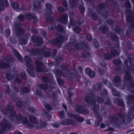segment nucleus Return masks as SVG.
I'll list each match as a JSON object with an SVG mask.
<instances>
[{
    "label": "nucleus",
    "instance_id": "obj_1",
    "mask_svg": "<svg viewBox=\"0 0 134 134\" xmlns=\"http://www.w3.org/2000/svg\"><path fill=\"white\" fill-rule=\"evenodd\" d=\"M68 115L75 120H73L71 119H68L65 120L64 122H62V124L65 125H71L72 126H77L78 124L77 121L81 122H83L84 120L83 118L75 116L71 113H68Z\"/></svg>",
    "mask_w": 134,
    "mask_h": 134
},
{
    "label": "nucleus",
    "instance_id": "obj_2",
    "mask_svg": "<svg viewBox=\"0 0 134 134\" xmlns=\"http://www.w3.org/2000/svg\"><path fill=\"white\" fill-rule=\"evenodd\" d=\"M85 71L86 73L88 75L91 77H93L95 76V72L93 71H92L89 68L86 69Z\"/></svg>",
    "mask_w": 134,
    "mask_h": 134
},
{
    "label": "nucleus",
    "instance_id": "obj_3",
    "mask_svg": "<svg viewBox=\"0 0 134 134\" xmlns=\"http://www.w3.org/2000/svg\"><path fill=\"white\" fill-rule=\"evenodd\" d=\"M46 9L45 10L46 12L50 14L51 13V9L52 8V6L50 4L47 3L46 4Z\"/></svg>",
    "mask_w": 134,
    "mask_h": 134
},
{
    "label": "nucleus",
    "instance_id": "obj_4",
    "mask_svg": "<svg viewBox=\"0 0 134 134\" xmlns=\"http://www.w3.org/2000/svg\"><path fill=\"white\" fill-rule=\"evenodd\" d=\"M60 21L63 24L66 23L68 22L67 15H66L62 16L60 18Z\"/></svg>",
    "mask_w": 134,
    "mask_h": 134
},
{
    "label": "nucleus",
    "instance_id": "obj_5",
    "mask_svg": "<svg viewBox=\"0 0 134 134\" xmlns=\"http://www.w3.org/2000/svg\"><path fill=\"white\" fill-rule=\"evenodd\" d=\"M76 111L79 113H82L84 114H87L89 113V112L86 111V113H85V111L82 107H79L76 109Z\"/></svg>",
    "mask_w": 134,
    "mask_h": 134
},
{
    "label": "nucleus",
    "instance_id": "obj_6",
    "mask_svg": "<svg viewBox=\"0 0 134 134\" xmlns=\"http://www.w3.org/2000/svg\"><path fill=\"white\" fill-rule=\"evenodd\" d=\"M13 51L14 54L17 57L18 59L20 60H21V57L18 52L15 50H13Z\"/></svg>",
    "mask_w": 134,
    "mask_h": 134
},
{
    "label": "nucleus",
    "instance_id": "obj_7",
    "mask_svg": "<svg viewBox=\"0 0 134 134\" xmlns=\"http://www.w3.org/2000/svg\"><path fill=\"white\" fill-rule=\"evenodd\" d=\"M29 91V89L27 88H23L20 92V93L22 94L23 93H26Z\"/></svg>",
    "mask_w": 134,
    "mask_h": 134
},
{
    "label": "nucleus",
    "instance_id": "obj_8",
    "mask_svg": "<svg viewBox=\"0 0 134 134\" xmlns=\"http://www.w3.org/2000/svg\"><path fill=\"white\" fill-rule=\"evenodd\" d=\"M20 43L23 44H26L27 42V40L26 39H25L23 38H21L20 40H19Z\"/></svg>",
    "mask_w": 134,
    "mask_h": 134
},
{
    "label": "nucleus",
    "instance_id": "obj_9",
    "mask_svg": "<svg viewBox=\"0 0 134 134\" xmlns=\"http://www.w3.org/2000/svg\"><path fill=\"white\" fill-rule=\"evenodd\" d=\"M11 4L12 7L14 9H17L18 7V4L17 3H12Z\"/></svg>",
    "mask_w": 134,
    "mask_h": 134
},
{
    "label": "nucleus",
    "instance_id": "obj_10",
    "mask_svg": "<svg viewBox=\"0 0 134 134\" xmlns=\"http://www.w3.org/2000/svg\"><path fill=\"white\" fill-rule=\"evenodd\" d=\"M29 119L30 121L33 122H34L35 120L34 117L33 116H31L30 117Z\"/></svg>",
    "mask_w": 134,
    "mask_h": 134
},
{
    "label": "nucleus",
    "instance_id": "obj_11",
    "mask_svg": "<svg viewBox=\"0 0 134 134\" xmlns=\"http://www.w3.org/2000/svg\"><path fill=\"white\" fill-rule=\"evenodd\" d=\"M36 41L37 42H40V43H41L43 42V40L40 37L37 38Z\"/></svg>",
    "mask_w": 134,
    "mask_h": 134
},
{
    "label": "nucleus",
    "instance_id": "obj_12",
    "mask_svg": "<svg viewBox=\"0 0 134 134\" xmlns=\"http://www.w3.org/2000/svg\"><path fill=\"white\" fill-rule=\"evenodd\" d=\"M27 19H31L32 18V16L29 13H27L25 15Z\"/></svg>",
    "mask_w": 134,
    "mask_h": 134
},
{
    "label": "nucleus",
    "instance_id": "obj_13",
    "mask_svg": "<svg viewBox=\"0 0 134 134\" xmlns=\"http://www.w3.org/2000/svg\"><path fill=\"white\" fill-rule=\"evenodd\" d=\"M104 58L107 59H109L111 58V56L108 53L104 55Z\"/></svg>",
    "mask_w": 134,
    "mask_h": 134
},
{
    "label": "nucleus",
    "instance_id": "obj_14",
    "mask_svg": "<svg viewBox=\"0 0 134 134\" xmlns=\"http://www.w3.org/2000/svg\"><path fill=\"white\" fill-rule=\"evenodd\" d=\"M24 16L22 15H20L18 16L19 19L20 20H23L24 19Z\"/></svg>",
    "mask_w": 134,
    "mask_h": 134
},
{
    "label": "nucleus",
    "instance_id": "obj_15",
    "mask_svg": "<svg viewBox=\"0 0 134 134\" xmlns=\"http://www.w3.org/2000/svg\"><path fill=\"white\" fill-rule=\"evenodd\" d=\"M79 9L81 13H83L84 12L85 10V9L82 6L81 7H80Z\"/></svg>",
    "mask_w": 134,
    "mask_h": 134
},
{
    "label": "nucleus",
    "instance_id": "obj_16",
    "mask_svg": "<svg viewBox=\"0 0 134 134\" xmlns=\"http://www.w3.org/2000/svg\"><path fill=\"white\" fill-rule=\"evenodd\" d=\"M8 124L7 123H3L1 124V126L3 128H4L5 127H7Z\"/></svg>",
    "mask_w": 134,
    "mask_h": 134
},
{
    "label": "nucleus",
    "instance_id": "obj_17",
    "mask_svg": "<svg viewBox=\"0 0 134 134\" xmlns=\"http://www.w3.org/2000/svg\"><path fill=\"white\" fill-rule=\"evenodd\" d=\"M114 62L115 64L118 65L120 63V62L118 59H115L114 60Z\"/></svg>",
    "mask_w": 134,
    "mask_h": 134
},
{
    "label": "nucleus",
    "instance_id": "obj_18",
    "mask_svg": "<svg viewBox=\"0 0 134 134\" xmlns=\"http://www.w3.org/2000/svg\"><path fill=\"white\" fill-rule=\"evenodd\" d=\"M0 66L2 67H7L6 64L4 63L3 62H1L0 64Z\"/></svg>",
    "mask_w": 134,
    "mask_h": 134
},
{
    "label": "nucleus",
    "instance_id": "obj_19",
    "mask_svg": "<svg viewBox=\"0 0 134 134\" xmlns=\"http://www.w3.org/2000/svg\"><path fill=\"white\" fill-rule=\"evenodd\" d=\"M6 35L7 36H9L10 34V31L9 29H7L5 31Z\"/></svg>",
    "mask_w": 134,
    "mask_h": 134
},
{
    "label": "nucleus",
    "instance_id": "obj_20",
    "mask_svg": "<svg viewBox=\"0 0 134 134\" xmlns=\"http://www.w3.org/2000/svg\"><path fill=\"white\" fill-rule=\"evenodd\" d=\"M58 12H63L64 11V9L62 7H59L58 8Z\"/></svg>",
    "mask_w": 134,
    "mask_h": 134
},
{
    "label": "nucleus",
    "instance_id": "obj_21",
    "mask_svg": "<svg viewBox=\"0 0 134 134\" xmlns=\"http://www.w3.org/2000/svg\"><path fill=\"white\" fill-rule=\"evenodd\" d=\"M57 81L58 83L60 84H62L63 83V81L60 79H57Z\"/></svg>",
    "mask_w": 134,
    "mask_h": 134
},
{
    "label": "nucleus",
    "instance_id": "obj_22",
    "mask_svg": "<svg viewBox=\"0 0 134 134\" xmlns=\"http://www.w3.org/2000/svg\"><path fill=\"white\" fill-rule=\"evenodd\" d=\"M120 80V78L119 76H116L114 79V81L115 82H117Z\"/></svg>",
    "mask_w": 134,
    "mask_h": 134
},
{
    "label": "nucleus",
    "instance_id": "obj_23",
    "mask_svg": "<svg viewBox=\"0 0 134 134\" xmlns=\"http://www.w3.org/2000/svg\"><path fill=\"white\" fill-rule=\"evenodd\" d=\"M41 88L45 90L47 88V86L45 85H42L41 86Z\"/></svg>",
    "mask_w": 134,
    "mask_h": 134
},
{
    "label": "nucleus",
    "instance_id": "obj_24",
    "mask_svg": "<svg viewBox=\"0 0 134 134\" xmlns=\"http://www.w3.org/2000/svg\"><path fill=\"white\" fill-rule=\"evenodd\" d=\"M87 38L88 40L90 41L92 40V36L90 35H89L87 36Z\"/></svg>",
    "mask_w": 134,
    "mask_h": 134
},
{
    "label": "nucleus",
    "instance_id": "obj_25",
    "mask_svg": "<svg viewBox=\"0 0 134 134\" xmlns=\"http://www.w3.org/2000/svg\"><path fill=\"white\" fill-rule=\"evenodd\" d=\"M36 64L37 66H40L42 65V63L40 61H37L36 62Z\"/></svg>",
    "mask_w": 134,
    "mask_h": 134
},
{
    "label": "nucleus",
    "instance_id": "obj_26",
    "mask_svg": "<svg viewBox=\"0 0 134 134\" xmlns=\"http://www.w3.org/2000/svg\"><path fill=\"white\" fill-rule=\"evenodd\" d=\"M126 5L127 7H131V4L129 2H127L126 4Z\"/></svg>",
    "mask_w": 134,
    "mask_h": 134
},
{
    "label": "nucleus",
    "instance_id": "obj_27",
    "mask_svg": "<svg viewBox=\"0 0 134 134\" xmlns=\"http://www.w3.org/2000/svg\"><path fill=\"white\" fill-rule=\"evenodd\" d=\"M59 114L61 117H63L64 115V111H62L60 112Z\"/></svg>",
    "mask_w": 134,
    "mask_h": 134
},
{
    "label": "nucleus",
    "instance_id": "obj_28",
    "mask_svg": "<svg viewBox=\"0 0 134 134\" xmlns=\"http://www.w3.org/2000/svg\"><path fill=\"white\" fill-rule=\"evenodd\" d=\"M41 34L43 36H44L46 35V33L44 31L42 30L41 31Z\"/></svg>",
    "mask_w": 134,
    "mask_h": 134
},
{
    "label": "nucleus",
    "instance_id": "obj_29",
    "mask_svg": "<svg viewBox=\"0 0 134 134\" xmlns=\"http://www.w3.org/2000/svg\"><path fill=\"white\" fill-rule=\"evenodd\" d=\"M25 61L27 62V60H30V58L29 57L27 56H26L25 57Z\"/></svg>",
    "mask_w": 134,
    "mask_h": 134
},
{
    "label": "nucleus",
    "instance_id": "obj_30",
    "mask_svg": "<svg viewBox=\"0 0 134 134\" xmlns=\"http://www.w3.org/2000/svg\"><path fill=\"white\" fill-rule=\"evenodd\" d=\"M118 104L119 105H122L123 104V102L122 100H119L118 102Z\"/></svg>",
    "mask_w": 134,
    "mask_h": 134
},
{
    "label": "nucleus",
    "instance_id": "obj_31",
    "mask_svg": "<svg viewBox=\"0 0 134 134\" xmlns=\"http://www.w3.org/2000/svg\"><path fill=\"white\" fill-rule=\"evenodd\" d=\"M97 118L99 121H101L102 120V118L99 115L97 117Z\"/></svg>",
    "mask_w": 134,
    "mask_h": 134
},
{
    "label": "nucleus",
    "instance_id": "obj_32",
    "mask_svg": "<svg viewBox=\"0 0 134 134\" xmlns=\"http://www.w3.org/2000/svg\"><path fill=\"white\" fill-rule=\"evenodd\" d=\"M113 54V55H115L118 54V52L116 51H114V52H112Z\"/></svg>",
    "mask_w": 134,
    "mask_h": 134
},
{
    "label": "nucleus",
    "instance_id": "obj_33",
    "mask_svg": "<svg viewBox=\"0 0 134 134\" xmlns=\"http://www.w3.org/2000/svg\"><path fill=\"white\" fill-rule=\"evenodd\" d=\"M105 125L104 124H102L100 125V127L101 128H104L105 127Z\"/></svg>",
    "mask_w": 134,
    "mask_h": 134
},
{
    "label": "nucleus",
    "instance_id": "obj_34",
    "mask_svg": "<svg viewBox=\"0 0 134 134\" xmlns=\"http://www.w3.org/2000/svg\"><path fill=\"white\" fill-rule=\"evenodd\" d=\"M53 126L54 127L57 128L59 126V125L58 124H55L53 125Z\"/></svg>",
    "mask_w": 134,
    "mask_h": 134
},
{
    "label": "nucleus",
    "instance_id": "obj_35",
    "mask_svg": "<svg viewBox=\"0 0 134 134\" xmlns=\"http://www.w3.org/2000/svg\"><path fill=\"white\" fill-rule=\"evenodd\" d=\"M11 41L13 43H15V41L14 38H11Z\"/></svg>",
    "mask_w": 134,
    "mask_h": 134
},
{
    "label": "nucleus",
    "instance_id": "obj_36",
    "mask_svg": "<svg viewBox=\"0 0 134 134\" xmlns=\"http://www.w3.org/2000/svg\"><path fill=\"white\" fill-rule=\"evenodd\" d=\"M91 17L93 19H96L97 16H96V15H95L94 16V17L93 16V15H92L91 16Z\"/></svg>",
    "mask_w": 134,
    "mask_h": 134
},
{
    "label": "nucleus",
    "instance_id": "obj_37",
    "mask_svg": "<svg viewBox=\"0 0 134 134\" xmlns=\"http://www.w3.org/2000/svg\"><path fill=\"white\" fill-rule=\"evenodd\" d=\"M60 28V29H59L58 28V30L59 31H61L62 30V27L60 26H59V27Z\"/></svg>",
    "mask_w": 134,
    "mask_h": 134
},
{
    "label": "nucleus",
    "instance_id": "obj_38",
    "mask_svg": "<svg viewBox=\"0 0 134 134\" xmlns=\"http://www.w3.org/2000/svg\"><path fill=\"white\" fill-rule=\"evenodd\" d=\"M10 74H8V75H6V77L7 78V79H8V80H10V79L9 78V76H10Z\"/></svg>",
    "mask_w": 134,
    "mask_h": 134
},
{
    "label": "nucleus",
    "instance_id": "obj_39",
    "mask_svg": "<svg viewBox=\"0 0 134 134\" xmlns=\"http://www.w3.org/2000/svg\"><path fill=\"white\" fill-rule=\"evenodd\" d=\"M23 31L22 29H20L19 31H18V32H20L22 33L23 32Z\"/></svg>",
    "mask_w": 134,
    "mask_h": 134
},
{
    "label": "nucleus",
    "instance_id": "obj_40",
    "mask_svg": "<svg viewBox=\"0 0 134 134\" xmlns=\"http://www.w3.org/2000/svg\"><path fill=\"white\" fill-rule=\"evenodd\" d=\"M24 121H25V122L24 121L23 122V124H25L26 123V122L27 121V119H25Z\"/></svg>",
    "mask_w": 134,
    "mask_h": 134
},
{
    "label": "nucleus",
    "instance_id": "obj_41",
    "mask_svg": "<svg viewBox=\"0 0 134 134\" xmlns=\"http://www.w3.org/2000/svg\"><path fill=\"white\" fill-rule=\"evenodd\" d=\"M3 8V6L2 5H0V10H2Z\"/></svg>",
    "mask_w": 134,
    "mask_h": 134
},
{
    "label": "nucleus",
    "instance_id": "obj_42",
    "mask_svg": "<svg viewBox=\"0 0 134 134\" xmlns=\"http://www.w3.org/2000/svg\"><path fill=\"white\" fill-rule=\"evenodd\" d=\"M46 53L47 54V55H46V57H48L50 55V54L49 53Z\"/></svg>",
    "mask_w": 134,
    "mask_h": 134
},
{
    "label": "nucleus",
    "instance_id": "obj_43",
    "mask_svg": "<svg viewBox=\"0 0 134 134\" xmlns=\"http://www.w3.org/2000/svg\"><path fill=\"white\" fill-rule=\"evenodd\" d=\"M48 29L49 30H53V29L52 28V27H48Z\"/></svg>",
    "mask_w": 134,
    "mask_h": 134
},
{
    "label": "nucleus",
    "instance_id": "obj_44",
    "mask_svg": "<svg viewBox=\"0 0 134 134\" xmlns=\"http://www.w3.org/2000/svg\"><path fill=\"white\" fill-rule=\"evenodd\" d=\"M63 106L64 107V108H65V109L66 110V107L65 105L64 104H63Z\"/></svg>",
    "mask_w": 134,
    "mask_h": 134
},
{
    "label": "nucleus",
    "instance_id": "obj_45",
    "mask_svg": "<svg viewBox=\"0 0 134 134\" xmlns=\"http://www.w3.org/2000/svg\"><path fill=\"white\" fill-rule=\"evenodd\" d=\"M74 0H69V3H72V2H74Z\"/></svg>",
    "mask_w": 134,
    "mask_h": 134
},
{
    "label": "nucleus",
    "instance_id": "obj_46",
    "mask_svg": "<svg viewBox=\"0 0 134 134\" xmlns=\"http://www.w3.org/2000/svg\"><path fill=\"white\" fill-rule=\"evenodd\" d=\"M78 69L80 71H81L82 70V67L81 66H80L78 68Z\"/></svg>",
    "mask_w": 134,
    "mask_h": 134
},
{
    "label": "nucleus",
    "instance_id": "obj_47",
    "mask_svg": "<svg viewBox=\"0 0 134 134\" xmlns=\"http://www.w3.org/2000/svg\"><path fill=\"white\" fill-rule=\"evenodd\" d=\"M76 30H77V29H75L74 30V31H75V32H76V33H78L79 32V31H76Z\"/></svg>",
    "mask_w": 134,
    "mask_h": 134
},
{
    "label": "nucleus",
    "instance_id": "obj_48",
    "mask_svg": "<svg viewBox=\"0 0 134 134\" xmlns=\"http://www.w3.org/2000/svg\"><path fill=\"white\" fill-rule=\"evenodd\" d=\"M14 134H21V133L18 132H15L14 133Z\"/></svg>",
    "mask_w": 134,
    "mask_h": 134
},
{
    "label": "nucleus",
    "instance_id": "obj_49",
    "mask_svg": "<svg viewBox=\"0 0 134 134\" xmlns=\"http://www.w3.org/2000/svg\"><path fill=\"white\" fill-rule=\"evenodd\" d=\"M20 80H19V79H17L16 80V82H17L18 83L20 82Z\"/></svg>",
    "mask_w": 134,
    "mask_h": 134
},
{
    "label": "nucleus",
    "instance_id": "obj_50",
    "mask_svg": "<svg viewBox=\"0 0 134 134\" xmlns=\"http://www.w3.org/2000/svg\"><path fill=\"white\" fill-rule=\"evenodd\" d=\"M131 46L132 47V48H130V47H129V46H128V48H129V49H132L133 48V46L132 45H131Z\"/></svg>",
    "mask_w": 134,
    "mask_h": 134
},
{
    "label": "nucleus",
    "instance_id": "obj_51",
    "mask_svg": "<svg viewBox=\"0 0 134 134\" xmlns=\"http://www.w3.org/2000/svg\"><path fill=\"white\" fill-rule=\"evenodd\" d=\"M87 123L88 124H91V122H90V120H89V122H87Z\"/></svg>",
    "mask_w": 134,
    "mask_h": 134
},
{
    "label": "nucleus",
    "instance_id": "obj_52",
    "mask_svg": "<svg viewBox=\"0 0 134 134\" xmlns=\"http://www.w3.org/2000/svg\"><path fill=\"white\" fill-rule=\"evenodd\" d=\"M23 76L24 77H25L26 76L25 75V74L24 73H23Z\"/></svg>",
    "mask_w": 134,
    "mask_h": 134
},
{
    "label": "nucleus",
    "instance_id": "obj_53",
    "mask_svg": "<svg viewBox=\"0 0 134 134\" xmlns=\"http://www.w3.org/2000/svg\"><path fill=\"white\" fill-rule=\"evenodd\" d=\"M64 3L65 4H64V3H63V4L65 6H66L67 5V3L66 2H65Z\"/></svg>",
    "mask_w": 134,
    "mask_h": 134
},
{
    "label": "nucleus",
    "instance_id": "obj_54",
    "mask_svg": "<svg viewBox=\"0 0 134 134\" xmlns=\"http://www.w3.org/2000/svg\"><path fill=\"white\" fill-rule=\"evenodd\" d=\"M70 134H77V133H71Z\"/></svg>",
    "mask_w": 134,
    "mask_h": 134
},
{
    "label": "nucleus",
    "instance_id": "obj_55",
    "mask_svg": "<svg viewBox=\"0 0 134 134\" xmlns=\"http://www.w3.org/2000/svg\"><path fill=\"white\" fill-rule=\"evenodd\" d=\"M95 124L96 125H99V123L98 122H96L95 123Z\"/></svg>",
    "mask_w": 134,
    "mask_h": 134
},
{
    "label": "nucleus",
    "instance_id": "obj_56",
    "mask_svg": "<svg viewBox=\"0 0 134 134\" xmlns=\"http://www.w3.org/2000/svg\"><path fill=\"white\" fill-rule=\"evenodd\" d=\"M132 26L133 27H134V23L133 24H132Z\"/></svg>",
    "mask_w": 134,
    "mask_h": 134
},
{
    "label": "nucleus",
    "instance_id": "obj_57",
    "mask_svg": "<svg viewBox=\"0 0 134 134\" xmlns=\"http://www.w3.org/2000/svg\"><path fill=\"white\" fill-rule=\"evenodd\" d=\"M27 72H28V73L29 74H30V72H29L28 71V70H27Z\"/></svg>",
    "mask_w": 134,
    "mask_h": 134
},
{
    "label": "nucleus",
    "instance_id": "obj_58",
    "mask_svg": "<svg viewBox=\"0 0 134 134\" xmlns=\"http://www.w3.org/2000/svg\"><path fill=\"white\" fill-rule=\"evenodd\" d=\"M36 70L38 71H39L37 69H36Z\"/></svg>",
    "mask_w": 134,
    "mask_h": 134
},
{
    "label": "nucleus",
    "instance_id": "obj_59",
    "mask_svg": "<svg viewBox=\"0 0 134 134\" xmlns=\"http://www.w3.org/2000/svg\"><path fill=\"white\" fill-rule=\"evenodd\" d=\"M32 40V41H35V40H34V39H33V40Z\"/></svg>",
    "mask_w": 134,
    "mask_h": 134
},
{
    "label": "nucleus",
    "instance_id": "obj_60",
    "mask_svg": "<svg viewBox=\"0 0 134 134\" xmlns=\"http://www.w3.org/2000/svg\"><path fill=\"white\" fill-rule=\"evenodd\" d=\"M18 119H19V120H20V119H20V118H18Z\"/></svg>",
    "mask_w": 134,
    "mask_h": 134
},
{
    "label": "nucleus",
    "instance_id": "obj_61",
    "mask_svg": "<svg viewBox=\"0 0 134 134\" xmlns=\"http://www.w3.org/2000/svg\"><path fill=\"white\" fill-rule=\"evenodd\" d=\"M113 130V129H112L111 130H110L112 131Z\"/></svg>",
    "mask_w": 134,
    "mask_h": 134
},
{
    "label": "nucleus",
    "instance_id": "obj_62",
    "mask_svg": "<svg viewBox=\"0 0 134 134\" xmlns=\"http://www.w3.org/2000/svg\"><path fill=\"white\" fill-rule=\"evenodd\" d=\"M91 74L92 75H93L92 73Z\"/></svg>",
    "mask_w": 134,
    "mask_h": 134
},
{
    "label": "nucleus",
    "instance_id": "obj_63",
    "mask_svg": "<svg viewBox=\"0 0 134 134\" xmlns=\"http://www.w3.org/2000/svg\"><path fill=\"white\" fill-rule=\"evenodd\" d=\"M14 114H15V112H14Z\"/></svg>",
    "mask_w": 134,
    "mask_h": 134
},
{
    "label": "nucleus",
    "instance_id": "obj_64",
    "mask_svg": "<svg viewBox=\"0 0 134 134\" xmlns=\"http://www.w3.org/2000/svg\"><path fill=\"white\" fill-rule=\"evenodd\" d=\"M36 38L35 37H34V38Z\"/></svg>",
    "mask_w": 134,
    "mask_h": 134
}]
</instances>
